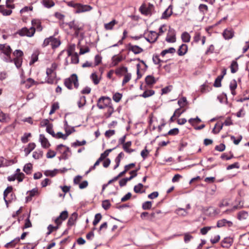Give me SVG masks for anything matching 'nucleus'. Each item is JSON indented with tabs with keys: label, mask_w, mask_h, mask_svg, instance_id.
Instances as JSON below:
<instances>
[{
	"label": "nucleus",
	"mask_w": 249,
	"mask_h": 249,
	"mask_svg": "<svg viewBox=\"0 0 249 249\" xmlns=\"http://www.w3.org/2000/svg\"><path fill=\"white\" fill-rule=\"evenodd\" d=\"M67 4L69 6L74 8V13L76 14L88 12L92 9L90 5L82 4L74 1L67 2Z\"/></svg>",
	"instance_id": "obj_1"
},
{
	"label": "nucleus",
	"mask_w": 249,
	"mask_h": 249,
	"mask_svg": "<svg viewBox=\"0 0 249 249\" xmlns=\"http://www.w3.org/2000/svg\"><path fill=\"white\" fill-rule=\"evenodd\" d=\"M64 84L69 89L71 90L73 89L72 84H73L74 88L77 89L79 87V83L77 75L76 74H71L70 77L65 79Z\"/></svg>",
	"instance_id": "obj_2"
},
{
	"label": "nucleus",
	"mask_w": 249,
	"mask_h": 249,
	"mask_svg": "<svg viewBox=\"0 0 249 249\" xmlns=\"http://www.w3.org/2000/svg\"><path fill=\"white\" fill-rule=\"evenodd\" d=\"M0 52L6 56V57L4 58V61L5 62H13V60L11 58L12 49L9 45L6 44H0Z\"/></svg>",
	"instance_id": "obj_3"
},
{
	"label": "nucleus",
	"mask_w": 249,
	"mask_h": 249,
	"mask_svg": "<svg viewBox=\"0 0 249 249\" xmlns=\"http://www.w3.org/2000/svg\"><path fill=\"white\" fill-rule=\"evenodd\" d=\"M111 99L108 96H101L98 99L97 102V107L99 109H103L111 104Z\"/></svg>",
	"instance_id": "obj_4"
},
{
	"label": "nucleus",
	"mask_w": 249,
	"mask_h": 249,
	"mask_svg": "<svg viewBox=\"0 0 249 249\" xmlns=\"http://www.w3.org/2000/svg\"><path fill=\"white\" fill-rule=\"evenodd\" d=\"M58 33V30L55 31L54 36L48 37V45H50L53 49H55L58 47L61 44L59 37H55Z\"/></svg>",
	"instance_id": "obj_5"
},
{
	"label": "nucleus",
	"mask_w": 249,
	"mask_h": 249,
	"mask_svg": "<svg viewBox=\"0 0 249 249\" xmlns=\"http://www.w3.org/2000/svg\"><path fill=\"white\" fill-rule=\"evenodd\" d=\"M57 65L55 63H53L50 69H48V83H53L56 77V74L55 70L57 68Z\"/></svg>",
	"instance_id": "obj_6"
},
{
	"label": "nucleus",
	"mask_w": 249,
	"mask_h": 249,
	"mask_svg": "<svg viewBox=\"0 0 249 249\" xmlns=\"http://www.w3.org/2000/svg\"><path fill=\"white\" fill-rule=\"evenodd\" d=\"M35 33V28L34 27H31L30 29L26 27H23L17 31V34L21 36H27L32 37Z\"/></svg>",
	"instance_id": "obj_7"
},
{
	"label": "nucleus",
	"mask_w": 249,
	"mask_h": 249,
	"mask_svg": "<svg viewBox=\"0 0 249 249\" xmlns=\"http://www.w3.org/2000/svg\"><path fill=\"white\" fill-rule=\"evenodd\" d=\"M165 40L168 43H174L176 41V31L170 27H169Z\"/></svg>",
	"instance_id": "obj_8"
},
{
	"label": "nucleus",
	"mask_w": 249,
	"mask_h": 249,
	"mask_svg": "<svg viewBox=\"0 0 249 249\" xmlns=\"http://www.w3.org/2000/svg\"><path fill=\"white\" fill-rule=\"evenodd\" d=\"M67 24L69 26L70 29H72L74 31L75 36H78L79 34V31L82 29L81 27H79L78 24L74 21H72L67 23Z\"/></svg>",
	"instance_id": "obj_9"
},
{
	"label": "nucleus",
	"mask_w": 249,
	"mask_h": 249,
	"mask_svg": "<svg viewBox=\"0 0 249 249\" xmlns=\"http://www.w3.org/2000/svg\"><path fill=\"white\" fill-rule=\"evenodd\" d=\"M68 217V212L67 211L62 212L59 216L55 220V223L57 225H60L62 222L65 220Z\"/></svg>",
	"instance_id": "obj_10"
},
{
	"label": "nucleus",
	"mask_w": 249,
	"mask_h": 249,
	"mask_svg": "<svg viewBox=\"0 0 249 249\" xmlns=\"http://www.w3.org/2000/svg\"><path fill=\"white\" fill-rule=\"evenodd\" d=\"M233 223L231 221H228L226 219H222L219 220L217 222L216 227L221 228L224 226H228L231 227L232 226Z\"/></svg>",
	"instance_id": "obj_11"
},
{
	"label": "nucleus",
	"mask_w": 249,
	"mask_h": 249,
	"mask_svg": "<svg viewBox=\"0 0 249 249\" xmlns=\"http://www.w3.org/2000/svg\"><path fill=\"white\" fill-rule=\"evenodd\" d=\"M74 47V45H73V47L71 46L68 50V55H71V63L73 64H77L79 62V57L77 53H75L74 54L72 55L71 53L73 51V48Z\"/></svg>",
	"instance_id": "obj_12"
},
{
	"label": "nucleus",
	"mask_w": 249,
	"mask_h": 249,
	"mask_svg": "<svg viewBox=\"0 0 249 249\" xmlns=\"http://www.w3.org/2000/svg\"><path fill=\"white\" fill-rule=\"evenodd\" d=\"M128 50L132 51L134 54H139L143 52V49L137 45H133L131 43L128 44Z\"/></svg>",
	"instance_id": "obj_13"
},
{
	"label": "nucleus",
	"mask_w": 249,
	"mask_h": 249,
	"mask_svg": "<svg viewBox=\"0 0 249 249\" xmlns=\"http://www.w3.org/2000/svg\"><path fill=\"white\" fill-rule=\"evenodd\" d=\"M233 242V239L232 238L230 237H225L221 242V246L222 247L225 248H230L232 243Z\"/></svg>",
	"instance_id": "obj_14"
},
{
	"label": "nucleus",
	"mask_w": 249,
	"mask_h": 249,
	"mask_svg": "<svg viewBox=\"0 0 249 249\" xmlns=\"http://www.w3.org/2000/svg\"><path fill=\"white\" fill-rule=\"evenodd\" d=\"M78 217V213L76 212H74L69 217L67 222V225L68 227H71L75 225L76 221Z\"/></svg>",
	"instance_id": "obj_15"
},
{
	"label": "nucleus",
	"mask_w": 249,
	"mask_h": 249,
	"mask_svg": "<svg viewBox=\"0 0 249 249\" xmlns=\"http://www.w3.org/2000/svg\"><path fill=\"white\" fill-rule=\"evenodd\" d=\"M234 31L232 29H226L223 33V36L225 39H230L234 36Z\"/></svg>",
	"instance_id": "obj_16"
},
{
	"label": "nucleus",
	"mask_w": 249,
	"mask_h": 249,
	"mask_svg": "<svg viewBox=\"0 0 249 249\" xmlns=\"http://www.w3.org/2000/svg\"><path fill=\"white\" fill-rule=\"evenodd\" d=\"M13 190V187L12 186H8L7 187V188L5 190L3 196H4V199L5 200V202L7 204L8 202H10V200H8V196L10 194H11V196H13V194H12Z\"/></svg>",
	"instance_id": "obj_17"
},
{
	"label": "nucleus",
	"mask_w": 249,
	"mask_h": 249,
	"mask_svg": "<svg viewBox=\"0 0 249 249\" xmlns=\"http://www.w3.org/2000/svg\"><path fill=\"white\" fill-rule=\"evenodd\" d=\"M238 59V57L236 58L235 59V60H234L231 61V64L230 67V69H231V72L232 73H234L238 71V69H239L238 64V63L237 62V60Z\"/></svg>",
	"instance_id": "obj_18"
},
{
	"label": "nucleus",
	"mask_w": 249,
	"mask_h": 249,
	"mask_svg": "<svg viewBox=\"0 0 249 249\" xmlns=\"http://www.w3.org/2000/svg\"><path fill=\"white\" fill-rule=\"evenodd\" d=\"M188 50V46L186 44H182L178 50V54L179 56H182L186 54Z\"/></svg>",
	"instance_id": "obj_19"
},
{
	"label": "nucleus",
	"mask_w": 249,
	"mask_h": 249,
	"mask_svg": "<svg viewBox=\"0 0 249 249\" xmlns=\"http://www.w3.org/2000/svg\"><path fill=\"white\" fill-rule=\"evenodd\" d=\"M10 120L9 115L3 113L0 110V122L2 123H8Z\"/></svg>",
	"instance_id": "obj_20"
},
{
	"label": "nucleus",
	"mask_w": 249,
	"mask_h": 249,
	"mask_svg": "<svg viewBox=\"0 0 249 249\" xmlns=\"http://www.w3.org/2000/svg\"><path fill=\"white\" fill-rule=\"evenodd\" d=\"M28 196H26V199L27 201H31L32 198L38 194V191L36 189H33L27 193Z\"/></svg>",
	"instance_id": "obj_21"
},
{
	"label": "nucleus",
	"mask_w": 249,
	"mask_h": 249,
	"mask_svg": "<svg viewBox=\"0 0 249 249\" xmlns=\"http://www.w3.org/2000/svg\"><path fill=\"white\" fill-rule=\"evenodd\" d=\"M249 217L248 213L245 211L239 212L237 214V218L239 220H244L247 219Z\"/></svg>",
	"instance_id": "obj_22"
},
{
	"label": "nucleus",
	"mask_w": 249,
	"mask_h": 249,
	"mask_svg": "<svg viewBox=\"0 0 249 249\" xmlns=\"http://www.w3.org/2000/svg\"><path fill=\"white\" fill-rule=\"evenodd\" d=\"M170 6H169L168 8H167L164 12L162 13L161 18V19H167L169 17L171 16V15L172 14V8H170Z\"/></svg>",
	"instance_id": "obj_23"
},
{
	"label": "nucleus",
	"mask_w": 249,
	"mask_h": 249,
	"mask_svg": "<svg viewBox=\"0 0 249 249\" xmlns=\"http://www.w3.org/2000/svg\"><path fill=\"white\" fill-rule=\"evenodd\" d=\"M131 144L132 142L131 141H128L124 143L123 145V148L124 151L129 154L133 152V149L129 148V147L131 146Z\"/></svg>",
	"instance_id": "obj_24"
},
{
	"label": "nucleus",
	"mask_w": 249,
	"mask_h": 249,
	"mask_svg": "<svg viewBox=\"0 0 249 249\" xmlns=\"http://www.w3.org/2000/svg\"><path fill=\"white\" fill-rule=\"evenodd\" d=\"M145 81L146 84L148 86H151L156 83V80L154 77L152 75H148L145 77Z\"/></svg>",
	"instance_id": "obj_25"
},
{
	"label": "nucleus",
	"mask_w": 249,
	"mask_h": 249,
	"mask_svg": "<svg viewBox=\"0 0 249 249\" xmlns=\"http://www.w3.org/2000/svg\"><path fill=\"white\" fill-rule=\"evenodd\" d=\"M127 72V68L125 67H121L117 68L115 71V73L117 75H123Z\"/></svg>",
	"instance_id": "obj_26"
},
{
	"label": "nucleus",
	"mask_w": 249,
	"mask_h": 249,
	"mask_svg": "<svg viewBox=\"0 0 249 249\" xmlns=\"http://www.w3.org/2000/svg\"><path fill=\"white\" fill-rule=\"evenodd\" d=\"M36 144L34 143H30L28 144L27 147L25 148L24 151L25 156H27L33 149H35Z\"/></svg>",
	"instance_id": "obj_27"
},
{
	"label": "nucleus",
	"mask_w": 249,
	"mask_h": 249,
	"mask_svg": "<svg viewBox=\"0 0 249 249\" xmlns=\"http://www.w3.org/2000/svg\"><path fill=\"white\" fill-rule=\"evenodd\" d=\"M117 23V21L116 20L113 19L109 23L105 24L104 27L106 30H110L113 29V26Z\"/></svg>",
	"instance_id": "obj_28"
},
{
	"label": "nucleus",
	"mask_w": 249,
	"mask_h": 249,
	"mask_svg": "<svg viewBox=\"0 0 249 249\" xmlns=\"http://www.w3.org/2000/svg\"><path fill=\"white\" fill-rule=\"evenodd\" d=\"M148 36L150 38V40H151L152 42H155L158 38V35H157V33L153 31H150L149 32V34Z\"/></svg>",
	"instance_id": "obj_29"
},
{
	"label": "nucleus",
	"mask_w": 249,
	"mask_h": 249,
	"mask_svg": "<svg viewBox=\"0 0 249 249\" xmlns=\"http://www.w3.org/2000/svg\"><path fill=\"white\" fill-rule=\"evenodd\" d=\"M223 124L221 123H217L213 129V132L214 134L218 133L222 129Z\"/></svg>",
	"instance_id": "obj_30"
},
{
	"label": "nucleus",
	"mask_w": 249,
	"mask_h": 249,
	"mask_svg": "<svg viewBox=\"0 0 249 249\" xmlns=\"http://www.w3.org/2000/svg\"><path fill=\"white\" fill-rule=\"evenodd\" d=\"M176 213L179 216H185L188 213L185 209L178 208L176 210Z\"/></svg>",
	"instance_id": "obj_31"
},
{
	"label": "nucleus",
	"mask_w": 249,
	"mask_h": 249,
	"mask_svg": "<svg viewBox=\"0 0 249 249\" xmlns=\"http://www.w3.org/2000/svg\"><path fill=\"white\" fill-rule=\"evenodd\" d=\"M181 37L183 42H189L190 41L191 36L189 34L186 32L183 33Z\"/></svg>",
	"instance_id": "obj_32"
},
{
	"label": "nucleus",
	"mask_w": 249,
	"mask_h": 249,
	"mask_svg": "<svg viewBox=\"0 0 249 249\" xmlns=\"http://www.w3.org/2000/svg\"><path fill=\"white\" fill-rule=\"evenodd\" d=\"M107 108V112L106 114L107 118H109L111 117L113 113L114 112V109L113 107L112 104H110L108 107H106Z\"/></svg>",
	"instance_id": "obj_33"
},
{
	"label": "nucleus",
	"mask_w": 249,
	"mask_h": 249,
	"mask_svg": "<svg viewBox=\"0 0 249 249\" xmlns=\"http://www.w3.org/2000/svg\"><path fill=\"white\" fill-rule=\"evenodd\" d=\"M69 153H71V150L69 147H65V149L62 153V155L60 158L66 160L68 159L70 155H68Z\"/></svg>",
	"instance_id": "obj_34"
},
{
	"label": "nucleus",
	"mask_w": 249,
	"mask_h": 249,
	"mask_svg": "<svg viewBox=\"0 0 249 249\" xmlns=\"http://www.w3.org/2000/svg\"><path fill=\"white\" fill-rule=\"evenodd\" d=\"M86 103V97L85 96H82L80 97L78 101L77 102V105L79 108H81L84 107Z\"/></svg>",
	"instance_id": "obj_35"
},
{
	"label": "nucleus",
	"mask_w": 249,
	"mask_h": 249,
	"mask_svg": "<svg viewBox=\"0 0 249 249\" xmlns=\"http://www.w3.org/2000/svg\"><path fill=\"white\" fill-rule=\"evenodd\" d=\"M0 12L3 16H9L12 14V11L11 10L5 9L3 5H0Z\"/></svg>",
	"instance_id": "obj_36"
},
{
	"label": "nucleus",
	"mask_w": 249,
	"mask_h": 249,
	"mask_svg": "<svg viewBox=\"0 0 249 249\" xmlns=\"http://www.w3.org/2000/svg\"><path fill=\"white\" fill-rule=\"evenodd\" d=\"M176 52V49L173 47H170L168 49H165L163 50L161 53L160 55L162 56H164L166 53H174Z\"/></svg>",
	"instance_id": "obj_37"
},
{
	"label": "nucleus",
	"mask_w": 249,
	"mask_h": 249,
	"mask_svg": "<svg viewBox=\"0 0 249 249\" xmlns=\"http://www.w3.org/2000/svg\"><path fill=\"white\" fill-rule=\"evenodd\" d=\"M155 94V91L152 89H149L145 90L142 94L141 95V96L143 97V98H147Z\"/></svg>",
	"instance_id": "obj_38"
},
{
	"label": "nucleus",
	"mask_w": 249,
	"mask_h": 249,
	"mask_svg": "<svg viewBox=\"0 0 249 249\" xmlns=\"http://www.w3.org/2000/svg\"><path fill=\"white\" fill-rule=\"evenodd\" d=\"M90 78L93 81L95 85H97L99 83L100 78H98V76L95 73H92L90 75Z\"/></svg>",
	"instance_id": "obj_39"
},
{
	"label": "nucleus",
	"mask_w": 249,
	"mask_h": 249,
	"mask_svg": "<svg viewBox=\"0 0 249 249\" xmlns=\"http://www.w3.org/2000/svg\"><path fill=\"white\" fill-rule=\"evenodd\" d=\"M32 164L30 163H27L25 165L23 171L27 174H29L31 173L32 170Z\"/></svg>",
	"instance_id": "obj_40"
},
{
	"label": "nucleus",
	"mask_w": 249,
	"mask_h": 249,
	"mask_svg": "<svg viewBox=\"0 0 249 249\" xmlns=\"http://www.w3.org/2000/svg\"><path fill=\"white\" fill-rule=\"evenodd\" d=\"M198 9L199 11L202 13L203 15H205L208 10V6L206 5L203 4H200L199 5Z\"/></svg>",
	"instance_id": "obj_41"
},
{
	"label": "nucleus",
	"mask_w": 249,
	"mask_h": 249,
	"mask_svg": "<svg viewBox=\"0 0 249 249\" xmlns=\"http://www.w3.org/2000/svg\"><path fill=\"white\" fill-rule=\"evenodd\" d=\"M13 60V62H14L17 68H19L21 67L22 63V58L17 57L15 58Z\"/></svg>",
	"instance_id": "obj_42"
},
{
	"label": "nucleus",
	"mask_w": 249,
	"mask_h": 249,
	"mask_svg": "<svg viewBox=\"0 0 249 249\" xmlns=\"http://www.w3.org/2000/svg\"><path fill=\"white\" fill-rule=\"evenodd\" d=\"M30 214H29L27 218L25 220L24 225L23 229H27L32 227V223L30 219Z\"/></svg>",
	"instance_id": "obj_43"
},
{
	"label": "nucleus",
	"mask_w": 249,
	"mask_h": 249,
	"mask_svg": "<svg viewBox=\"0 0 249 249\" xmlns=\"http://www.w3.org/2000/svg\"><path fill=\"white\" fill-rule=\"evenodd\" d=\"M122 94L119 92H116L113 94L112 96L113 100L116 103H118L120 101L122 98Z\"/></svg>",
	"instance_id": "obj_44"
},
{
	"label": "nucleus",
	"mask_w": 249,
	"mask_h": 249,
	"mask_svg": "<svg viewBox=\"0 0 249 249\" xmlns=\"http://www.w3.org/2000/svg\"><path fill=\"white\" fill-rule=\"evenodd\" d=\"M39 142H41L43 147H46L47 145V139L44 135L40 134L39 136Z\"/></svg>",
	"instance_id": "obj_45"
},
{
	"label": "nucleus",
	"mask_w": 249,
	"mask_h": 249,
	"mask_svg": "<svg viewBox=\"0 0 249 249\" xmlns=\"http://www.w3.org/2000/svg\"><path fill=\"white\" fill-rule=\"evenodd\" d=\"M59 107V104L57 102H55L53 104L51 107V109L49 112V114H53L56 110Z\"/></svg>",
	"instance_id": "obj_46"
},
{
	"label": "nucleus",
	"mask_w": 249,
	"mask_h": 249,
	"mask_svg": "<svg viewBox=\"0 0 249 249\" xmlns=\"http://www.w3.org/2000/svg\"><path fill=\"white\" fill-rule=\"evenodd\" d=\"M131 78V74L130 73L126 72L124 75V78L122 82V85H124L127 82H128Z\"/></svg>",
	"instance_id": "obj_47"
},
{
	"label": "nucleus",
	"mask_w": 249,
	"mask_h": 249,
	"mask_svg": "<svg viewBox=\"0 0 249 249\" xmlns=\"http://www.w3.org/2000/svg\"><path fill=\"white\" fill-rule=\"evenodd\" d=\"M222 76H218L215 79L213 86L215 87L218 88L221 86V80H222Z\"/></svg>",
	"instance_id": "obj_48"
},
{
	"label": "nucleus",
	"mask_w": 249,
	"mask_h": 249,
	"mask_svg": "<svg viewBox=\"0 0 249 249\" xmlns=\"http://www.w3.org/2000/svg\"><path fill=\"white\" fill-rule=\"evenodd\" d=\"M142 184L140 183L137 185H135L134 187V191L136 193H142L144 191H141V189L143 188Z\"/></svg>",
	"instance_id": "obj_49"
},
{
	"label": "nucleus",
	"mask_w": 249,
	"mask_h": 249,
	"mask_svg": "<svg viewBox=\"0 0 249 249\" xmlns=\"http://www.w3.org/2000/svg\"><path fill=\"white\" fill-rule=\"evenodd\" d=\"M102 216L101 213H98L96 214L94 217V219L92 223L93 225L94 226H96L100 222L102 219Z\"/></svg>",
	"instance_id": "obj_50"
},
{
	"label": "nucleus",
	"mask_w": 249,
	"mask_h": 249,
	"mask_svg": "<svg viewBox=\"0 0 249 249\" xmlns=\"http://www.w3.org/2000/svg\"><path fill=\"white\" fill-rule=\"evenodd\" d=\"M152 207V202L151 201H146L144 202L142 205V208L144 210H150Z\"/></svg>",
	"instance_id": "obj_51"
},
{
	"label": "nucleus",
	"mask_w": 249,
	"mask_h": 249,
	"mask_svg": "<svg viewBox=\"0 0 249 249\" xmlns=\"http://www.w3.org/2000/svg\"><path fill=\"white\" fill-rule=\"evenodd\" d=\"M38 53L37 52L34 53L32 54V55L31 56V60L29 63L30 65L33 64L35 62L37 61V60H38Z\"/></svg>",
	"instance_id": "obj_52"
},
{
	"label": "nucleus",
	"mask_w": 249,
	"mask_h": 249,
	"mask_svg": "<svg viewBox=\"0 0 249 249\" xmlns=\"http://www.w3.org/2000/svg\"><path fill=\"white\" fill-rule=\"evenodd\" d=\"M200 119L198 117L196 118H191L188 120L189 123L193 126L195 125V124H198L201 122Z\"/></svg>",
	"instance_id": "obj_53"
},
{
	"label": "nucleus",
	"mask_w": 249,
	"mask_h": 249,
	"mask_svg": "<svg viewBox=\"0 0 249 249\" xmlns=\"http://www.w3.org/2000/svg\"><path fill=\"white\" fill-rule=\"evenodd\" d=\"M215 227H212V226H207V227H204L201 229L200 230V233L202 235H205L207 233L208 231H209L210 230H211L213 228H215Z\"/></svg>",
	"instance_id": "obj_54"
},
{
	"label": "nucleus",
	"mask_w": 249,
	"mask_h": 249,
	"mask_svg": "<svg viewBox=\"0 0 249 249\" xmlns=\"http://www.w3.org/2000/svg\"><path fill=\"white\" fill-rule=\"evenodd\" d=\"M179 133V130L178 128H174L173 129H172L171 130H170L167 133V135H171V136H175V135H177ZM166 135H165V136H166Z\"/></svg>",
	"instance_id": "obj_55"
},
{
	"label": "nucleus",
	"mask_w": 249,
	"mask_h": 249,
	"mask_svg": "<svg viewBox=\"0 0 249 249\" xmlns=\"http://www.w3.org/2000/svg\"><path fill=\"white\" fill-rule=\"evenodd\" d=\"M31 136L30 133H26L21 138V141L23 143H26L28 141V138Z\"/></svg>",
	"instance_id": "obj_56"
},
{
	"label": "nucleus",
	"mask_w": 249,
	"mask_h": 249,
	"mask_svg": "<svg viewBox=\"0 0 249 249\" xmlns=\"http://www.w3.org/2000/svg\"><path fill=\"white\" fill-rule=\"evenodd\" d=\"M237 87V82L235 79H233L230 82V89L231 90H235Z\"/></svg>",
	"instance_id": "obj_57"
},
{
	"label": "nucleus",
	"mask_w": 249,
	"mask_h": 249,
	"mask_svg": "<svg viewBox=\"0 0 249 249\" xmlns=\"http://www.w3.org/2000/svg\"><path fill=\"white\" fill-rule=\"evenodd\" d=\"M186 102V98L185 97H182L178 101V103L180 107H183L185 106Z\"/></svg>",
	"instance_id": "obj_58"
},
{
	"label": "nucleus",
	"mask_w": 249,
	"mask_h": 249,
	"mask_svg": "<svg viewBox=\"0 0 249 249\" xmlns=\"http://www.w3.org/2000/svg\"><path fill=\"white\" fill-rule=\"evenodd\" d=\"M115 148H116V147L112 148V149H108L106 150L104 153H102L100 156L104 160L108 156L109 153L111 152L113 150H114Z\"/></svg>",
	"instance_id": "obj_59"
},
{
	"label": "nucleus",
	"mask_w": 249,
	"mask_h": 249,
	"mask_svg": "<svg viewBox=\"0 0 249 249\" xmlns=\"http://www.w3.org/2000/svg\"><path fill=\"white\" fill-rule=\"evenodd\" d=\"M13 54L14 56H16L15 58H17V57L22 58V56L23 55V53L22 51H21L20 50H16L14 52Z\"/></svg>",
	"instance_id": "obj_60"
},
{
	"label": "nucleus",
	"mask_w": 249,
	"mask_h": 249,
	"mask_svg": "<svg viewBox=\"0 0 249 249\" xmlns=\"http://www.w3.org/2000/svg\"><path fill=\"white\" fill-rule=\"evenodd\" d=\"M102 57L99 54L95 55L94 58V66H97L101 63Z\"/></svg>",
	"instance_id": "obj_61"
},
{
	"label": "nucleus",
	"mask_w": 249,
	"mask_h": 249,
	"mask_svg": "<svg viewBox=\"0 0 249 249\" xmlns=\"http://www.w3.org/2000/svg\"><path fill=\"white\" fill-rule=\"evenodd\" d=\"M58 226L59 225H57L56 226H53L52 225H50L49 226H48V230L49 231H48V235L51 233L53 231H56L58 229Z\"/></svg>",
	"instance_id": "obj_62"
},
{
	"label": "nucleus",
	"mask_w": 249,
	"mask_h": 249,
	"mask_svg": "<svg viewBox=\"0 0 249 249\" xmlns=\"http://www.w3.org/2000/svg\"><path fill=\"white\" fill-rule=\"evenodd\" d=\"M149 153V151L146 148V147L141 151V155L143 158V160H145L148 156V154Z\"/></svg>",
	"instance_id": "obj_63"
},
{
	"label": "nucleus",
	"mask_w": 249,
	"mask_h": 249,
	"mask_svg": "<svg viewBox=\"0 0 249 249\" xmlns=\"http://www.w3.org/2000/svg\"><path fill=\"white\" fill-rule=\"evenodd\" d=\"M193 238V236L190 235L189 233H185L184 234V241L185 243H188L191 239Z\"/></svg>",
	"instance_id": "obj_64"
}]
</instances>
